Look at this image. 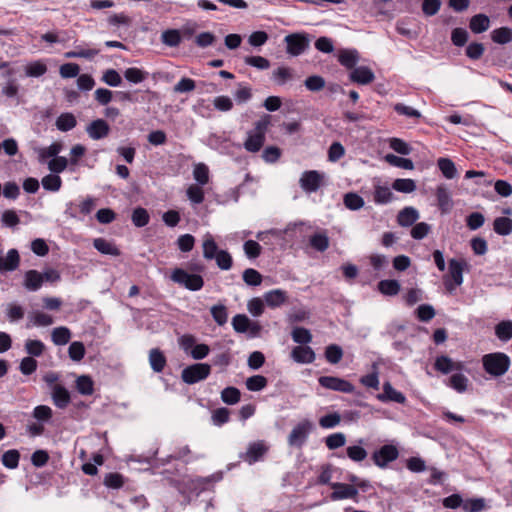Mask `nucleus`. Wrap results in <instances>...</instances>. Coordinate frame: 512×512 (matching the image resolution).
<instances>
[{"label": "nucleus", "mask_w": 512, "mask_h": 512, "mask_svg": "<svg viewBox=\"0 0 512 512\" xmlns=\"http://www.w3.org/2000/svg\"><path fill=\"white\" fill-rule=\"evenodd\" d=\"M269 123V116H265L255 123L254 129L248 132V137L244 142V148L247 151L255 153L262 148Z\"/></svg>", "instance_id": "obj_2"}, {"label": "nucleus", "mask_w": 512, "mask_h": 512, "mask_svg": "<svg viewBox=\"0 0 512 512\" xmlns=\"http://www.w3.org/2000/svg\"><path fill=\"white\" fill-rule=\"evenodd\" d=\"M241 392L236 387H226L221 392V399L228 405H234L240 401Z\"/></svg>", "instance_id": "obj_49"}, {"label": "nucleus", "mask_w": 512, "mask_h": 512, "mask_svg": "<svg viewBox=\"0 0 512 512\" xmlns=\"http://www.w3.org/2000/svg\"><path fill=\"white\" fill-rule=\"evenodd\" d=\"M46 72L47 65L41 60L30 62L25 67V74L28 77H41Z\"/></svg>", "instance_id": "obj_41"}, {"label": "nucleus", "mask_w": 512, "mask_h": 512, "mask_svg": "<svg viewBox=\"0 0 512 512\" xmlns=\"http://www.w3.org/2000/svg\"><path fill=\"white\" fill-rule=\"evenodd\" d=\"M99 52V49L89 48L87 44H80L76 45L74 50L66 52L64 57L67 59L85 58L90 60L97 56Z\"/></svg>", "instance_id": "obj_20"}, {"label": "nucleus", "mask_w": 512, "mask_h": 512, "mask_svg": "<svg viewBox=\"0 0 512 512\" xmlns=\"http://www.w3.org/2000/svg\"><path fill=\"white\" fill-rule=\"evenodd\" d=\"M246 388L249 391H261L263 390L267 384V378L262 375H253L246 380Z\"/></svg>", "instance_id": "obj_56"}, {"label": "nucleus", "mask_w": 512, "mask_h": 512, "mask_svg": "<svg viewBox=\"0 0 512 512\" xmlns=\"http://www.w3.org/2000/svg\"><path fill=\"white\" fill-rule=\"evenodd\" d=\"M62 150V144L60 142H54L46 148H39L37 150L39 160L44 162L47 158H56Z\"/></svg>", "instance_id": "obj_39"}, {"label": "nucleus", "mask_w": 512, "mask_h": 512, "mask_svg": "<svg viewBox=\"0 0 512 512\" xmlns=\"http://www.w3.org/2000/svg\"><path fill=\"white\" fill-rule=\"evenodd\" d=\"M324 175L316 170L305 171L299 180L301 188L306 192H316L323 185Z\"/></svg>", "instance_id": "obj_7"}, {"label": "nucleus", "mask_w": 512, "mask_h": 512, "mask_svg": "<svg viewBox=\"0 0 512 512\" xmlns=\"http://www.w3.org/2000/svg\"><path fill=\"white\" fill-rule=\"evenodd\" d=\"M392 188L401 193H412L416 190V183L412 179L399 178L394 180Z\"/></svg>", "instance_id": "obj_51"}, {"label": "nucleus", "mask_w": 512, "mask_h": 512, "mask_svg": "<svg viewBox=\"0 0 512 512\" xmlns=\"http://www.w3.org/2000/svg\"><path fill=\"white\" fill-rule=\"evenodd\" d=\"M491 39L497 44H507L512 41V29L509 27H500L491 32Z\"/></svg>", "instance_id": "obj_34"}, {"label": "nucleus", "mask_w": 512, "mask_h": 512, "mask_svg": "<svg viewBox=\"0 0 512 512\" xmlns=\"http://www.w3.org/2000/svg\"><path fill=\"white\" fill-rule=\"evenodd\" d=\"M438 168L442 172L443 176L447 179H453L456 174L457 170L455 167V164L453 161H451L448 158H439L437 161Z\"/></svg>", "instance_id": "obj_48"}, {"label": "nucleus", "mask_w": 512, "mask_h": 512, "mask_svg": "<svg viewBox=\"0 0 512 512\" xmlns=\"http://www.w3.org/2000/svg\"><path fill=\"white\" fill-rule=\"evenodd\" d=\"M149 73L136 67L127 68L124 71L125 79L132 84H139L148 78Z\"/></svg>", "instance_id": "obj_33"}, {"label": "nucleus", "mask_w": 512, "mask_h": 512, "mask_svg": "<svg viewBox=\"0 0 512 512\" xmlns=\"http://www.w3.org/2000/svg\"><path fill=\"white\" fill-rule=\"evenodd\" d=\"M286 51L292 56L302 54L309 46V40L304 34L294 33L285 37Z\"/></svg>", "instance_id": "obj_10"}, {"label": "nucleus", "mask_w": 512, "mask_h": 512, "mask_svg": "<svg viewBox=\"0 0 512 512\" xmlns=\"http://www.w3.org/2000/svg\"><path fill=\"white\" fill-rule=\"evenodd\" d=\"M493 229L498 235L507 236L512 232V219L497 217L493 222Z\"/></svg>", "instance_id": "obj_37"}, {"label": "nucleus", "mask_w": 512, "mask_h": 512, "mask_svg": "<svg viewBox=\"0 0 512 512\" xmlns=\"http://www.w3.org/2000/svg\"><path fill=\"white\" fill-rule=\"evenodd\" d=\"M495 335L503 342L512 339V321H501L495 326Z\"/></svg>", "instance_id": "obj_36"}, {"label": "nucleus", "mask_w": 512, "mask_h": 512, "mask_svg": "<svg viewBox=\"0 0 512 512\" xmlns=\"http://www.w3.org/2000/svg\"><path fill=\"white\" fill-rule=\"evenodd\" d=\"M398 456V449L394 445L386 444L372 454V460L379 468H386L387 465L395 461Z\"/></svg>", "instance_id": "obj_6"}, {"label": "nucleus", "mask_w": 512, "mask_h": 512, "mask_svg": "<svg viewBox=\"0 0 512 512\" xmlns=\"http://www.w3.org/2000/svg\"><path fill=\"white\" fill-rule=\"evenodd\" d=\"M468 384V379L466 376H464L461 373H454L449 379H448V385L456 390L458 393H463L466 391Z\"/></svg>", "instance_id": "obj_50"}, {"label": "nucleus", "mask_w": 512, "mask_h": 512, "mask_svg": "<svg viewBox=\"0 0 512 512\" xmlns=\"http://www.w3.org/2000/svg\"><path fill=\"white\" fill-rule=\"evenodd\" d=\"M359 60V54L356 50L343 49L339 52L338 61L347 69H354Z\"/></svg>", "instance_id": "obj_26"}, {"label": "nucleus", "mask_w": 512, "mask_h": 512, "mask_svg": "<svg viewBox=\"0 0 512 512\" xmlns=\"http://www.w3.org/2000/svg\"><path fill=\"white\" fill-rule=\"evenodd\" d=\"M349 77L352 82L362 85L371 83L375 78L373 71L366 66L355 67Z\"/></svg>", "instance_id": "obj_18"}, {"label": "nucleus", "mask_w": 512, "mask_h": 512, "mask_svg": "<svg viewBox=\"0 0 512 512\" xmlns=\"http://www.w3.org/2000/svg\"><path fill=\"white\" fill-rule=\"evenodd\" d=\"M51 396L54 405L60 409H65L71 400L69 391L60 384L53 385Z\"/></svg>", "instance_id": "obj_17"}, {"label": "nucleus", "mask_w": 512, "mask_h": 512, "mask_svg": "<svg viewBox=\"0 0 512 512\" xmlns=\"http://www.w3.org/2000/svg\"><path fill=\"white\" fill-rule=\"evenodd\" d=\"M170 279L190 291H199L204 286V279L201 275L190 274L182 268L173 269Z\"/></svg>", "instance_id": "obj_3"}, {"label": "nucleus", "mask_w": 512, "mask_h": 512, "mask_svg": "<svg viewBox=\"0 0 512 512\" xmlns=\"http://www.w3.org/2000/svg\"><path fill=\"white\" fill-rule=\"evenodd\" d=\"M436 198L438 202V207L442 213H448L452 209L453 202L451 199V195L445 186L440 185L437 187Z\"/></svg>", "instance_id": "obj_22"}, {"label": "nucleus", "mask_w": 512, "mask_h": 512, "mask_svg": "<svg viewBox=\"0 0 512 512\" xmlns=\"http://www.w3.org/2000/svg\"><path fill=\"white\" fill-rule=\"evenodd\" d=\"M377 288L385 296H395L400 292L401 286L397 280L385 279L378 282Z\"/></svg>", "instance_id": "obj_29"}, {"label": "nucleus", "mask_w": 512, "mask_h": 512, "mask_svg": "<svg viewBox=\"0 0 512 512\" xmlns=\"http://www.w3.org/2000/svg\"><path fill=\"white\" fill-rule=\"evenodd\" d=\"M76 389L82 395H92L94 392V382L90 376L81 375L76 379Z\"/></svg>", "instance_id": "obj_38"}, {"label": "nucleus", "mask_w": 512, "mask_h": 512, "mask_svg": "<svg viewBox=\"0 0 512 512\" xmlns=\"http://www.w3.org/2000/svg\"><path fill=\"white\" fill-rule=\"evenodd\" d=\"M68 355L71 360L79 362L85 356V346L80 341H74L68 348Z\"/></svg>", "instance_id": "obj_58"}, {"label": "nucleus", "mask_w": 512, "mask_h": 512, "mask_svg": "<svg viewBox=\"0 0 512 512\" xmlns=\"http://www.w3.org/2000/svg\"><path fill=\"white\" fill-rule=\"evenodd\" d=\"M62 180L60 176L49 174L42 178V186L48 191L56 192L61 188Z\"/></svg>", "instance_id": "obj_59"}, {"label": "nucleus", "mask_w": 512, "mask_h": 512, "mask_svg": "<svg viewBox=\"0 0 512 512\" xmlns=\"http://www.w3.org/2000/svg\"><path fill=\"white\" fill-rule=\"evenodd\" d=\"M343 203L349 210L356 211L364 206L363 198L354 192H349L344 195Z\"/></svg>", "instance_id": "obj_40"}, {"label": "nucleus", "mask_w": 512, "mask_h": 512, "mask_svg": "<svg viewBox=\"0 0 512 512\" xmlns=\"http://www.w3.org/2000/svg\"><path fill=\"white\" fill-rule=\"evenodd\" d=\"M312 429V424L308 420L298 423L290 432L288 436V443L290 446L301 447Z\"/></svg>", "instance_id": "obj_8"}, {"label": "nucleus", "mask_w": 512, "mask_h": 512, "mask_svg": "<svg viewBox=\"0 0 512 512\" xmlns=\"http://www.w3.org/2000/svg\"><path fill=\"white\" fill-rule=\"evenodd\" d=\"M232 326L238 333H245L250 330L252 335H256L260 330L259 325L251 323L250 319L245 314L235 315L232 319Z\"/></svg>", "instance_id": "obj_16"}, {"label": "nucleus", "mask_w": 512, "mask_h": 512, "mask_svg": "<svg viewBox=\"0 0 512 512\" xmlns=\"http://www.w3.org/2000/svg\"><path fill=\"white\" fill-rule=\"evenodd\" d=\"M20 256L16 249H10L6 257L0 256V272L14 271L19 267Z\"/></svg>", "instance_id": "obj_21"}, {"label": "nucleus", "mask_w": 512, "mask_h": 512, "mask_svg": "<svg viewBox=\"0 0 512 512\" xmlns=\"http://www.w3.org/2000/svg\"><path fill=\"white\" fill-rule=\"evenodd\" d=\"M193 176L200 185L207 184L209 181L208 167L203 163L197 164L194 168Z\"/></svg>", "instance_id": "obj_63"}, {"label": "nucleus", "mask_w": 512, "mask_h": 512, "mask_svg": "<svg viewBox=\"0 0 512 512\" xmlns=\"http://www.w3.org/2000/svg\"><path fill=\"white\" fill-rule=\"evenodd\" d=\"M417 318L422 322H428L435 316L434 308L429 304H421L417 307L416 311Z\"/></svg>", "instance_id": "obj_62"}, {"label": "nucleus", "mask_w": 512, "mask_h": 512, "mask_svg": "<svg viewBox=\"0 0 512 512\" xmlns=\"http://www.w3.org/2000/svg\"><path fill=\"white\" fill-rule=\"evenodd\" d=\"M76 125L77 119L71 112L61 113L55 121L56 128L61 132H68L74 129Z\"/></svg>", "instance_id": "obj_24"}, {"label": "nucleus", "mask_w": 512, "mask_h": 512, "mask_svg": "<svg viewBox=\"0 0 512 512\" xmlns=\"http://www.w3.org/2000/svg\"><path fill=\"white\" fill-rule=\"evenodd\" d=\"M203 257L207 260H213V257L219 252L218 245L211 235H206L202 244Z\"/></svg>", "instance_id": "obj_45"}, {"label": "nucleus", "mask_w": 512, "mask_h": 512, "mask_svg": "<svg viewBox=\"0 0 512 512\" xmlns=\"http://www.w3.org/2000/svg\"><path fill=\"white\" fill-rule=\"evenodd\" d=\"M272 78L276 84L282 86L293 78V70L289 67H279L273 71Z\"/></svg>", "instance_id": "obj_52"}, {"label": "nucleus", "mask_w": 512, "mask_h": 512, "mask_svg": "<svg viewBox=\"0 0 512 512\" xmlns=\"http://www.w3.org/2000/svg\"><path fill=\"white\" fill-rule=\"evenodd\" d=\"M262 279V275L253 268H247L243 272V281L249 286H259Z\"/></svg>", "instance_id": "obj_61"}, {"label": "nucleus", "mask_w": 512, "mask_h": 512, "mask_svg": "<svg viewBox=\"0 0 512 512\" xmlns=\"http://www.w3.org/2000/svg\"><path fill=\"white\" fill-rule=\"evenodd\" d=\"M482 366L492 376L504 375L510 367V358L502 352H495L482 357Z\"/></svg>", "instance_id": "obj_1"}, {"label": "nucleus", "mask_w": 512, "mask_h": 512, "mask_svg": "<svg viewBox=\"0 0 512 512\" xmlns=\"http://www.w3.org/2000/svg\"><path fill=\"white\" fill-rule=\"evenodd\" d=\"M131 220L136 227L141 228L149 223L150 215L145 208L137 207L132 212Z\"/></svg>", "instance_id": "obj_42"}, {"label": "nucleus", "mask_w": 512, "mask_h": 512, "mask_svg": "<svg viewBox=\"0 0 512 512\" xmlns=\"http://www.w3.org/2000/svg\"><path fill=\"white\" fill-rule=\"evenodd\" d=\"M44 282V276L37 270H29L25 273L24 286L29 291H37Z\"/></svg>", "instance_id": "obj_25"}, {"label": "nucleus", "mask_w": 512, "mask_h": 512, "mask_svg": "<svg viewBox=\"0 0 512 512\" xmlns=\"http://www.w3.org/2000/svg\"><path fill=\"white\" fill-rule=\"evenodd\" d=\"M325 359L330 364H337L343 357V350L337 344H330L325 348Z\"/></svg>", "instance_id": "obj_46"}, {"label": "nucleus", "mask_w": 512, "mask_h": 512, "mask_svg": "<svg viewBox=\"0 0 512 512\" xmlns=\"http://www.w3.org/2000/svg\"><path fill=\"white\" fill-rule=\"evenodd\" d=\"M377 397L382 402L392 401L403 404L406 401L404 394L394 389L389 382L383 384V393L379 394Z\"/></svg>", "instance_id": "obj_19"}, {"label": "nucleus", "mask_w": 512, "mask_h": 512, "mask_svg": "<svg viewBox=\"0 0 512 512\" xmlns=\"http://www.w3.org/2000/svg\"><path fill=\"white\" fill-rule=\"evenodd\" d=\"M181 40V34L177 29L165 30L161 35V41L169 47L179 46Z\"/></svg>", "instance_id": "obj_47"}, {"label": "nucleus", "mask_w": 512, "mask_h": 512, "mask_svg": "<svg viewBox=\"0 0 512 512\" xmlns=\"http://www.w3.org/2000/svg\"><path fill=\"white\" fill-rule=\"evenodd\" d=\"M51 338L55 345H66L71 339V331L64 326L54 328L51 333Z\"/></svg>", "instance_id": "obj_35"}, {"label": "nucleus", "mask_w": 512, "mask_h": 512, "mask_svg": "<svg viewBox=\"0 0 512 512\" xmlns=\"http://www.w3.org/2000/svg\"><path fill=\"white\" fill-rule=\"evenodd\" d=\"M24 348L28 357H40L45 352L46 346L41 340L28 339L25 341Z\"/></svg>", "instance_id": "obj_31"}, {"label": "nucleus", "mask_w": 512, "mask_h": 512, "mask_svg": "<svg viewBox=\"0 0 512 512\" xmlns=\"http://www.w3.org/2000/svg\"><path fill=\"white\" fill-rule=\"evenodd\" d=\"M318 382L321 387L332 391L353 393L355 390L351 382L335 376H321L318 378Z\"/></svg>", "instance_id": "obj_5"}, {"label": "nucleus", "mask_w": 512, "mask_h": 512, "mask_svg": "<svg viewBox=\"0 0 512 512\" xmlns=\"http://www.w3.org/2000/svg\"><path fill=\"white\" fill-rule=\"evenodd\" d=\"M86 133L92 140H101L109 135L110 126L105 120L96 119L87 125Z\"/></svg>", "instance_id": "obj_14"}, {"label": "nucleus", "mask_w": 512, "mask_h": 512, "mask_svg": "<svg viewBox=\"0 0 512 512\" xmlns=\"http://www.w3.org/2000/svg\"><path fill=\"white\" fill-rule=\"evenodd\" d=\"M211 315L214 321L219 325L223 326L228 321V312L226 306L222 304L214 305L210 309Z\"/></svg>", "instance_id": "obj_55"}, {"label": "nucleus", "mask_w": 512, "mask_h": 512, "mask_svg": "<svg viewBox=\"0 0 512 512\" xmlns=\"http://www.w3.org/2000/svg\"><path fill=\"white\" fill-rule=\"evenodd\" d=\"M291 358L300 364H311L315 361L316 355L314 350L307 345L295 346L291 351Z\"/></svg>", "instance_id": "obj_15"}, {"label": "nucleus", "mask_w": 512, "mask_h": 512, "mask_svg": "<svg viewBox=\"0 0 512 512\" xmlns=\"http://www.w3.org/2000/svg\"><path fill=\"white\" fill-rule=\"evenodd\" d=\"M20 453L16 449H11L2 455V464L8 469H15L19 465Z\"/></svg>", "instance_id": "obj_53"}, {"label": "nucleus", "mask_w": 512, "mask_h": 512, "mask_svg": "<svg viewBox=\"0 0 512 512\" xmlns=\"http://www.w3.org/2000/svg\"><path fill=\"white\" fill-rule=\"evenodd\" d=\"M385 160L393 166L400 167L407 170H412L414 168V164L412 160L396 156L394 154H387L385 156Z\"/></svg>", "instance_id": "obj_57"}, {"label": "nucleus", "mask_w": 512, "mask_h": 512, "mask_svg": "<svg viewBox=\"0 0 512 512\" xmlns=\"http://www.w3.org/2000/svg\"><path fill=\"white\" fill-rule=\"evenodd\" d=\"M149 362L154 372L160 373L166 366V357L158 348H153L149 352Z\"/></svg>", "instance_id": "obj_28"}, {"label": "nucleus", "mask_w": 512, "mask_h": 512, "mask_svg": "<svg viewBox=\"0 0 512 512\" xmlns=\"http://www.w3.org/2000/svg\"><path fill=\"white\" fill-rule=\"evenodd\" d=\"M213 259L221 270H229L233 266V258L231 254L226 250H219Z\"/></svg>", "instance_id": "obj_54"}, {"label": "nucleus", "mask_w": 512, "mask_h": 512, "mask_svg": "<svg viewBox=\"0 0 512 512\" xmlns=\"http://www.w3.org/2000/svg\"><path fill=\"white\" fill-rule=\"evenodd\" d=\"M102 81L111 87H118L122 83V78L115 69H107L102 76Z\"/></svg>", "instance_id": "obj_64"}, {"label": "nucleus", "mask_w": 512, "mask_h": 512, "mask_svg": "<svg viewBox=\"0 0 512 512\" xmlns=\"http://www.w3.org/2000/svg\"><path fill=\"white\" fill-rule=\"evenodd\" d=\"M268 451V446L264 443V441H256L249 444L247 451L245 454L241 456V458L249 463L253 464L259 461Z\"/></svg>", "instance_id": "obj_13"}, {"label": "nucleus", "mask_w": 512, "mask_h": 512, "mask_svg": "<svg viewBox=\"0 0 512 512\" xmlns=\"http://www.w3.org/2000/svg\"><path fill=\"white\" fill-rule=\"evenodd\" d=\"M211 373V366L207 363H196L182 370L181 378L187 384H195L205 380Z\"/></svg>", "instance_id": "obj_4"}, {"label": "nucleus", "mask_w": 512, "mask_h": 512, "mask_svg": "<svg viewBox=\"0 0 512 512\" xmlns=\"http://www.w3.org/2000/svg\"><path fill=\"white\" fill-rule=\"evenodd\" d=\"M419 219V212L414 207H405L397 215V222L402 227L412 226Z\"/></svg>", "instance_id": "obj_23"}, {"label": "nucleus", "mask_w": 512, "mask_h": 512, "mask_svg": "<svg viewBox=\"0 0 512 512\" xmlns=\"http://www.w3.org/2000/svg\"><path fill=\"white\" fill-rule=\"evenodd\" d=\"M463 368V364L458 361H454L446 355L437 356L434 362V369L442 374H449L452 372H459Z\"/></svg>", "instance_id": "obj_12"}, {"label": "nucleus", "mask_w": 512, "mask_h": 512, "mask_svg": "<svg viewBox=\"0 0 512 512\" xmlns=\"http://www.w3.org/2000/svg\"><path fill=\"white\" fill-rule=\"evenodd\" d=\"M292 339L299 345H307L312 341L311 332L304 327H295L291 332Z\"/></svg>", "instance_id": "obj_44"}, {"label": "nucleus", "mask_w": 512, "mask_h": 512, "mask_svg": "<svg viewBox=\"0 0 512 512\" xmlns=\"http://www.w3.org/2000/svg\"><path fill=\"white\" fill-rule=\"evenodd\" d=\"M466 265L464 260L451 259L449 261V277L452 279L453 284L450 283L448 277L444 278V284L448 290H453L456 286L462 284L463 281V268Z\"/></svg>", "instance_id": "obj_9"}, {"label": "nucleus", "mask_w": 512, "mask_h": 512, "mask_svg": "<svg viewBox=\"0 0 512 512\" xmlns=\"http://www.w3.org/2000/svg\"><path fill=\"white\" fill-rule=\"evenodd\" d=\"M310 245L318 252H324L329 247V238L325 233H315L309 239Z\"/></svg>", "instance_id": "obj_43"}, {"label": "nucleus", "mask_w": 512, "mask_h": 512, "mask_svg": "<svg viewBox=\"0 0 512 512\" xmlns=\"http://www.w3.org/2000/svg\"><path fill=\"white\" fill-rule=\"evenodd\" d=\"M265 301L270 307H278L287 300L286 292L280 289L269 291L264 296Z\"/></svg>", "instance_id": "obj_32"}, {"label": "nucleus", "mask_w": 512, "mask_h": 512, "mask_svg": "<svg viewBox=\"0 0 512 512\" xmlns=\"http://www.w3.org/2000/svg\"><path fill=\"white\" fill-rule=\"evenodd\" d=\"M331 488L334 490L330 494V498L333 501L342 499H355L358 495V490L355 486L345 483L335 482L331 484Z\"/></svg>", "instance_id": "obj_11"}, {"label": "nucleus", "mask_w": 512, "mask_h": 512, "mask_svg": "<svg viewBox=\"0 0 512 512\" xmlns=\"http://www.w3.org/2000/svg\"><path fill=\"white\" fill-rule=\"evenodd\" d=\"M93 246L102 254L112 256L120 255V250L113 243L104 238L94 239Z\"/></svg>", "instance_id": "obj_30"}, {"label": "nucleus", "mask_w": 512, "mask_h": 512, "mask_svg": "<svg viewBox=\"0 0 512 512\" xmlns=\"http://www.w3.org/2000/svg\"><path fill=\"white\" fill-rule=\"evenodd\" d=\"M244 63L259 70H266L270 67V61L262 56H246Z\"/></svg>", "instance_id": "obj_60"}, {"label": "nucleus", "mask_w": 512, "mask_h": 512, "mask_svg": "<svg viewBox=\"0 0 512 512\" xmlns=\"http://www.w3.org/2000/svg\"><path fill=\"white\" fill-rule=\"evenodd\" d=\"M393 199L394 195L389 187L382 186L380 184H376L374 186L373 200L376 204H387L390 203Z\"/></svg>", "instance_id": "obj_27"}]
</instances>
